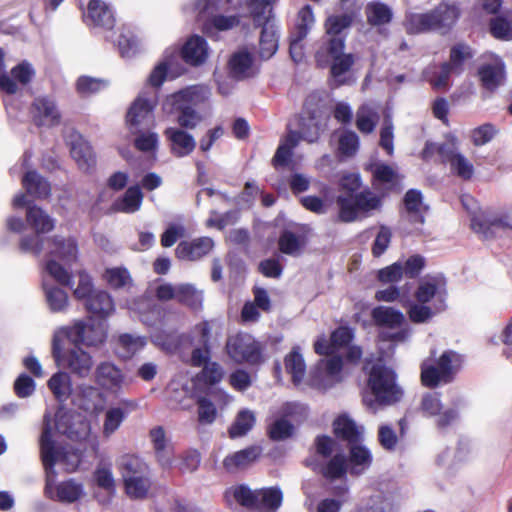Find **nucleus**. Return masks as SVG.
Wrapping results in <instances>:
<instances>
[{
    "label": "nucleus",
    "mask_w": 512,
    "mask_h": 512,
    "mask_svg": "<svg viewBox=\"0 0 512 512\" xmlns=\"http://www.w3.org/2000/svg\"><path fill=\"white\" fill-rule=\"evenodd\" d=\"M150 438L153 444L157 462L163 468H169L172 464L173 448L167 444L165 430L162 426L150 430Z\"/></svg>",
    "instance_id": "obj_25"
},
{
    "label": "nucleus",
    "mask_w": 512,
    "mask_h": 512,
    "mask_svg": "<svg viewBox=\"0 0 512 512\" xmlns=\"http://www.w3.org/2000/svg\"><path fill=\"white\" fill-rule=\"evenodd\" d=\"M335 203L338 208L337 219L342 223L367 218L382 208V198L369 187L362 189L360 174L352 172L340 176Z\"/></svg>",
    "instance_id": "obj_2"
},
{
    "label": "nucleus",
    "mask_w": 512,
    "mask_h": 512,
    "mask_svg": "<svg viewBox=\"0 0 512 512\" xmlns=\"http://www.w3.org/2000/svg\"><path fill=\"white\" fill-rule=\"evenodd\" d=\"M314 22L315 18L311 6L305 5L298 12L296 23L291 33L297 34L299 39H305Z\"/></svg>",
    "instance_id": "obj_49"
},
{
    "label": "nucleus",
    "mask_w": 512,
    "mask_h": 512,
    "mask_svg": "<svg viewBox=\"0 0 512 512\" xmlns=\"http://www.w3.org/2000/svg\"><path fill=\"white\" fill-rule=\"evenodd\" d=\"M65 337L74 345L98 346L105 342L107 331L105 320L90 316L89 321H77L62 330Z\"/></svg>",
    "instance_id": "obj_9"
},
{
    "label": "nucleus",
    "mask_w": 512,
    "mask_h": 512,
    "mask_svg": "<svg viewBox=\"0 0 512 512\" xmlns=\"http://www.w3.org/2000/svg\"><path fill=\"white\" fill-rule=\"evenodd\" d=\"M257 506L259 512H276L283 503V492L278 486L257 489Z\"/></svg>",
    "instance_id": "obj_30"
},
{
    "label": "nucleus",
    "mask_w": 512,
    "mask_h": 512,
    "mask_svg": "<svg viewBox=\"0 0 512 512\" xmlns=\"http://www.w3.org/2000/svg\"><path fill=\"white\" fill-rule=\"evenodd\" d=\"M40 452L43 466L46 470L52 469L58 460L65 461L69 457V453H60L56 447L52 437L50 422L46 421L40 436Z\"/></svg>",
    "instance_id": "obj_18"
},
{
    "label": "nucleus",
    "mask_w": 512,
    "mask_h": 512,
    "mask_svg": "<svg viewBox=\"0 0 512 512\" xmlns=\"http://www.w3.org/2000/svg\"><path fill=\"white\" fill-rule=\"evenodd\" d=\"M471 229L483 239L495 237L499 230H512V208L474 214L471 218Z\"/></svg>",
    "instance_id": "obj_11"
},
{
    "label": "nucleus",
    "mask_w": 512,
    "mask_h": 512,
    "mask_svg": "<svg viewBox=\"0 0 512 512\" xmlns=\"http://www.w3.org/2000/svg\"><path fill=\"white\" fill-rule=\"evenodd\" d=\"M446 281L444 277H433L430 281L420 283L415 291V299L418 303L426 304L433 298H436V311H443L445 309V290Z\"/></svg>",
    "instance_id": "obj_15"
},
{
    "label": "nucleus",
    "mask_w": 512,
    "mask_h": 512,
    "mask_svg": "<svg viewBox=\"0 0 512 512\" xmlns=\"http://www.w3.org/2000/svg\"><path fill=\"white\" fill-rule=\"evenodd\" d=\"M368 388L380 405H390L398 402L403 392L396 384L395 372L384 364H373L367 380Z\"/></svg>",
    "instance_id": "obj_6"
},
{
    "label": "nucleus",
    "mask_w": 512,
    "mask_h": 512,
    "mask_svg": "<svg viewBox=\"0 0 512 512\" xmlns=\"http://www.w3.org/2000/svg\"><path fill=\"white\" fill-rule=\"evenodd\" d=\"M359 137L352 130H345L339 137L338 150L342 155L353 156L359 149Z\"/></svg>",
    "instance_id": "obj_63"
},
{
    "label": "nucleus",
    "mask_w": 512,
    "mask_h": 512,
    "mask_svg": "<svg viewBox=\"0 0 512 512\" xmlns=\"http://www.w3.org/2000/svg\"><path fill=\"white\" fill-rule=\"evenodd\" d=\"M70 153L81 170L89 172L95 167L96 158L92 146L82 138L72 143Z\"/></svg>",
    "instance_id": "obj_34"
},
{
    "label": "nucleus",
    "mask_w": 512,
    "mask_h": 512,
    "mask_svg": "<svg viewBox=\"0 0 512 512\" xmlns=\"http://www.w3.org/2000/svg\"><path fill=\"white\" fill-rule=\"evenodd\" d=\"M125 418L126 413L122 408L114 407L108 409L103 423V435L105 437L111 436L120 427Z\"/></svg>",
    "instance_id": "obj_56"
},
{
    "label": "nucleus",
    "mask_w": 512,
    "mask_h": 512,
    "mask_svg": "<svg viewBox=\"0 0 512 512\" xmlns=\"http://www.w3.org/2000/svg\"><path fill=\"white\" fill-rule=\"evenodd\" d=\"M213 247L212 238L202 236L191 241H181L175 249V256L179 260L197 261L208 255Z\"/></svg>",
    "instance_id": "obj_17"
},
{
    "label": "nucleus",
    "mask_w": 512,
    "mask_h": 512,
    "mask_svg": "<svg viewBox=\"0 0 512 512\" xmlns=\"http://www.w3.org/2000/svg\"><path fill=\"white\" fill-rule=\"evenodd\" d=\"M210 90L206 85H192L168 97L172 110L177 112V123L181 128L194 129L202 120L195 107L208 100Z\"/></svg>",
    "instance_id": "obj_4"
},
{
    "label": "nucleus",
    "mask_w": 512,
    "mask_h": 512,
    "mask_svg": "<svg viewBox=\"0 0 512 512\" xmlns=\"http://www.w3.org/2000/svg\"><path fill=\"white\" fill-rule=\"evenodd\" d=\"M454 74L444 63H441L439 71H427L426 79L431 87L438 90H445L449 86L450 76Z\"/></svg>",
    "instance_id": "obj_59"
},
{
    "label": "nucleus",
    "mask_w": 512,
    "mask_h": 512,
    "mask_svg": "<svg viewBox=\"0 0 512 512\" xmlns=\"http://www.w3.org/2000/svg\"><path fill=\"white\" fill-rule=\"evenodd\" d=\"M371 318L376 326L389 329L398 328L405 322L404 314L401 311L382 305L372 309Z\"/></svg>",
    "instance_id": "obj_28"
},
{
    "label": "nucleus",
    "mask_w": 512,
    "mask_h": 512,
    "mask_svg": "<svg viewBox=\"0 0 512 512\" xmlns=\"http://www.w3.org/2000/svg\"><path fill=\"white\" fill-rule=\"evenodd\" d=\"M106 86L107 82L105 80L90 76H80L75 84L76 91L81 97H88L95 94Z\"/></svg>",
    "instance_id": "obj_53"
},
{
    "label": "nucleus",
    "mask_w": 512,
    "mask_h": 512,
    "mask_svg": "<svg viewBox=\"0 0 512 512\" xmlns=\"http://www.w3.org/2000/svg\"><path fill=\"white\" fill-rule=\"evenodd\" d=\"M392 235L390 227L386 225L379 226V230L371 246V253L374 258H379L386 252L390 246Z\"/></svg>",
    "instance_id": "obj_57"
},
{
    "label": "nucleus",
    "mask_w": 512,
    "mask_h": 512,
    "mask_svg": "<svg viewBox=\"0 0 512 512\" xmlns=\"http://www.w3.org/2000/svg\"><path fill=\"white\" fill-rule=\"evenodd\" d=\"M50 242L53 246L50 250L51 256L57 257L67 264L77 260L78 245L73 237L54 236L50 239Z\"/></svg>",
    "instance_id": "obj_29"
},
{
    "label": "nucleus",
    "mask_w": 512,
    "mask_h": 512,
    "mask_svg": "<svg viewBox=\"0 0 512 512\" xmlns=\"http://www.w3.org/2000/svg\"><path fill=\"white\" fill-rule=\"evenodd\" d=\"M52 357L58 366L64 367L78 378H87L93 369L92 356L84 351L80 345L63 349L62 341L58 336L52 340Z\"/></svg>",
    "instance_id": "obj_7"
},
{
    "label": "nucleus",
    "mask_w": 512,
    "mask_h": 512,
    "mask_svg": "<svg viewBox=\"0 0 512 512\" xmlns=\"http://www.w3.org/2000/svg\"><path fill=\"white\" fill-rule=\"evenodd\" d=\"M348 461L351 465L350 473L353 475H359L365 469L370 467L372 463V455L365 446L358 443L350 444Z\"/></svg>",
    "instance_id": "obj_38"
},
{
    "label": "nucleus",
    "mask_w": 512,
    "mask_h": 512,
    "mask_svg": "<svg viewBox=\"0 0 512 512\" xmlns=\"http://www.w3.org/2000/svg\"><path fill=\"white\" fill-rule=\"evenodd\" d=\"M179 55L191 67L202 66L209 57L208 43L204 37L192 35L181 46Z\"/></svg>",
    "instance_id": "obj_13"
},
{
    "label": "nucleus",
    "mask_w": 512,
    "mask_h": 512,
    "mask_svg": "<svg viewBox=\"0 0 512 512\" xmlns=\"http://www.w3.org/2000/svg\"><path fill=\"white\" fill-rule=\"evenodd\" d=\"M255 415L252 411L240 410L233 423L228 429V435L231 439L245 436L255 425Z\"/></svg>",
    "instance_id": "obj_42"
},
{
    "label": "nucleus",
    "mask_w": 512,
    "mask_h": 512,
    "mask_svg": "<svg viewBox=\"0 0 512 512\" xmlns=\"http://www.w3.org/2000/svg\"><path fill=\"white\" fill-rule=\"evenodd\" d=\"M125 491L131 498H145L150 487V482L145 474L129 477L124 482Z\"/></svg>",
    "instance_id": "obj_52"
},
{
    "label": "nucleus",
    "mask_w": 512,
    "mask_h": 512,
    "mask_svg": "<svg viewBox=\"0 0 512 512\" xmlns=\"http://www.w3.org/2000/svg\"><path fill=\"white\" fill-rule=\"evenodd\" d=\"M47 304L52 312H62L68 306V295L59 287L43 284Z\"/></svg>",
    "instance_id": "obj_47"
},
{
    "label": "nucleus",
    "mask_w": 512,
    "mask_h": 512,
    "mask_svg": "<svg viewBox=\"0 0 512 512\" xmlns=\"http://www.w3.org/2000/svg\"><path fill=\"white\" fill-rule=\"evenodd\" d=\"M481 85L491 92L495 91L505 79L504 64H483L477 72Z\"/></svg>",
    "instance_id": "obj_32"
},
{
    "label": "nucleus",
    "mask_w": 512,
    "mask_h": 512,
    "mask_svg": "<svg viewBox=\"0 0 512 512\" xmlns=\"http://www.w3.org/2000/svg\"><path fill=\"white\" fill-rule=\"evenodd\" d=\"M178 303L187 306L192 310H200L203 305V293L197 290L192 284H180L178 285Z\"/></svg>",
    "instance_id": "obj_43"
},
{
    "label": "nucleus",
    "mask_w": 512,
    "mask_h": 512,
    "mask_svg": "<svg viewBox=\"0 0 512 512\" xmlns=\"http://www.w3.org/2000/svg\"><path fill=\"white\" fill-rule=\"evenodd\" d=\"M46 271L53 279L62 286L72 288V275L54 259H50L46 263Z\"/></svg>",
    "instance_id": "obj_64"
},
{
    "label": "nucleus",
    "mask_w": 512,
    "mask_h": 512,
    "mask_svg": "<svg viewBox=\"0 0 512 512\" xmlns=\"http://www.w3.org/2000/svg\"><path fill=\"white\" fill-rule=\"evenodd\" d=\"M403 203L408 214L416 216V221L420 223L424 222V216L421 213L423 208V196L421 191L409 189L404 195Z\"/></svg>",
    "instance_id": "obj_50"
},
{
    "label": "nucleus",
    "mask_w": 512,
    "mask_h": 512,
    "mask_svg": "<svg viewBox=\"0 0 512 512\" xmlns=\"http://www.w3.org/2000/svg\"><path fill=\"white\" fill-rule=\"evenodd\" d=\"M157 105L156 98H147L146 93H140L130 105L126 122L131 130L138 129L145 122L153 118V110Z\"/></svg>",
    "instance_id": "obj_14"
},
{
    "label": "nucleus",
    "mask_w": 512,
    "mask_h": 512,
    "mask_svg": "<svg viewBox=\"0 0 512 512\" xmlns=\"http://www.w3.org/2000/svg\"><path fill=\"white\" fill-rule=\"evenodd\" d=\"M143 193L138 185L130 186L124 195L112 204V210L122 213H134L141 207Z\"/></svg>",
    "instance_id": "obj_35"
},
{
    "label": "nucleus",
    "mask_w": 512,
    "mask_h": 512,
    "mask_svg": "<svg viewBox=\"0 0 512 512\" xmlns=\"http://www.w3.org/2000/svg\"><path fill=\"white\" fill-rule=\"evenodd\" d=\"M461 365V355L453 350L444 351L434 362L424 360L420 365L422 386L434 389L453 382Z\"/></svg>",
    "instance_id": "obj_5"
},
{
    "label": "nucleus",
    "mask_w": 512,
    "mask_h": 512,
    "mask_svg": "<svg viewBox=\"0 0 512 512\" xmlns=\"http://www.w3.org/2000/svg\"><path fill=\"white\" fill-rule=\"evenodd\" d=\"M94 380L102 389L117 392L122 387L124 375L116 365L111 362H101L95 370Z\"/></svg>",
    "instance_id": "obj_19"
},
{
    "label": "nucleus",
    "mask_w": 512,
    "mask_h": 512,
    "mask_svg": "<svg viewBox=\"0 0 512 512\" xmlns=\"http://www.w3.org/2000/svg\"><path fill=\"white\" fill-rule=\"evenodd\" d=\"M26 221L36 234L48 233L55 227L54 219L36 205L27 207Z\"/></svg>",
    "instance_id": "obj_36"
},
{
    "label": "nucleus",
    "mask_w": 512,
    "mask_h": 512,
    "mask_svg": "<svg viewBox=\"0 0 512 512\" xmlns=\"http://www.w3.org/2000/svg\"><path fill=\"white\" fill-rule=\"evenodd\" d=\"M352 23L353 16L348 13L329 16L324 23L325 36L314 54L316 66L329 68L330 76L338 86L346 84L341 77L352 69L357 59L354 53H345L346 35L342 34Z\"/></svg>",
    "instance_id": "obj_1"
},
{
    "label": "nucleus",
    "mask_w": 512,
    "mask_h": 512,
    "mask_svg": "<svg viewBox=\"0 0 512 512\" xmlns=\"http://www.w3.org/2000/svg\"><path fill=\"white\" fill-rule=\"evenodd\" d=\"M452 407L442 411L443 403L441 401V394L439 392L424 393L419 409L426 417L438 416L436 425L440 429H444L452 425L459 417V410L464 404L462 397H456L452 402Z\"/></svg>",
    "instance_id": "obj_10"
},
{
    "label": "nucleus",
    "mask_w": 512,
    "mask_h": 512,
    "mask_svg": "<svg viewBox=\"0 0 512 512\" xmlns=\"http://www.w3.org/2000/svg\"><path fill=\"white\" fill-rule=\"evenodd\" d=\"M475 56L474 49L464 42H458L450 48L449 59L443 62L454 75H461L465 71V63L471 61Z\"/></svg>",
    "instance_id": "obj_27"
},
{
    "label": "nucleus",
    "mask_w": 512,
    "mask_h": 512,
    "mask_svg": "<svg viewBox=\"0 0 512 512\" xmlns=\"http://www.w3.org/2000/svg\"><path fill=\"white\" fill-rule=\"evenodd\" d=\"M260 446L252 445L227 455L223 460V467L227 472L234 473L243 470L254 463L261 455Z\"/></svg>",
    "instance_id": "obj_22"
},
{
    "label": "nucleus",
    "mask_w": 512,
    "mask_h": 512,
    "mask_svg": "<svg viewBox=\"0 0 512 512\" xmlns=\"http://www.w3.org/2000/svg\"><path fill=\"white\" fill-rule=\"evenodd\" d=\"M47 387L58 402H65L72 394V381L67 372L58 371L47 381Z\"/></svg>",
    "instance_id": "obj_37"
},
{
    "label": "nucleus",
    "mask_w": 512,
    "mask_h": 512,
    "mask_svg": "<svg viewBox=\"0 0 512 512\" xmlns=\"http://www.w3.org/2000/svg\"><path fill=\"white\" fill-rule=\"evenodd\" d=\"M491 35L500 40L512 39V23L504 16H496L490 20Z\"/></svg>",
    "instance_id": "obj_61"
},
{
    "label": "nucleus",
    "mask_w": 512,
    "mask_h": 512,
    "mask_svg": "<svg viewBox=\"0 0 512 512\" xmlns=\"http://www.w3.org/2000/svg\"><path fill=\"white\" fill-rule=\"evenodd\" d=\"M437 154L443 164H451L461 153L458 152V139L454 135H447L446 141L437 146Z\"/></svg>",
    "instance_id": "obj_58"
},
{
    "label": "nucleus",
    "mask_w": 512,
    "mask_h": 512,
    "mask_svg": "<svg viewBox=\"0 0 512 512\" xmlns=\"http://www.w3.org/2000/svg\"><path fill=\"white\" fill-rule=\"evenodd\" d=\"M21 182L26 194L33 198L47 199L51 194L50 183L36 170L27 171L22 177Z\"/></svg>",
    "instance_id": "obj_26"
},
{
    "label": "nucleus",
    "mask_w": 512,
    "mask_h": 512,
    "mask_svg": "<svg viewBox=\"0 0 512 512\" xmlns=\"http://www.w3.org/2000/svg\"><path fill=\"white\" fill-rule=\"evenodd\" d=\"M234 500L242 507L256 510L257 489L252 490L247 485L240 484L231 489Z\"/></svg>",
    "instance_id": "obj_51"
},
{
    "label": "nucleus",
    "mask_w": 512,
    "mask_h": 512,
    "mask_svg": "<svg viewBox=\"0 0 512 512\" xmlns=\"http://www.w3.org/2000/svg\"><path fill=\"white\" fill-rule=\"evenodd\" d=\"M164 135L170 141L171 153L176 157L188 156L196 147L193 136L181 128L169 127Z\"/></svg>",
    "instance_id": "obj_21"
},
{
    "label": "nucleus",
    "mask_w": 512,
    "mask_h": 512,
    "mask_svg": "<svg viewBox=\"0 0 512 512\" xmlns=\"http://www.w3.org/2000/svg\"><path fill=\"white\" fill-rule=\"evenodd\" d=\"M365 15L370 26L380 27L392 21L393 13L390 7L380 1H372L366 5Z\"/></svg>",
    "instance_id": "obj_39"
},
{
    "label": "nucleus",
    "mask_w": 512,
    "mask_h": 512,
    "mask_svg": "<svg viewBox=\"0 0 512 512\" xmlns=\"http://www.w3.org/2000/svg\"><path fill=\"white\" fill-rule=\"evenodd\" d=\"M85 309L90 316L106 320L114 312V302L111 295L104 290H96L84 302Z\"/></svg>",
    "instance_id": "obj_23"
},
{
    "label": "nucleus",
    "mask_w": 512,
    "mask_h": 512,
    "mask_svg": "<svg viewBox=\"0 0 512 512\" xmlns=\"http://www.w3.org/2000/svg\"><path fill=\"white\" fill-rule=\"evenodd\" d=\"M323 130L321 123L316 119L315 112H310L308 119L302 118L298 132L302 140L314 143L318 141Z\"/></svg>",
    "instance_id": "obj_48"
},
{
    "label": "nucleus",
    "mask_w": 512,
    "mask_h": 512,
    "mask_svg": "<svg viewBox=\"0 0 512 512\" xmlns=\"http://www.w3.org/2000/svg\"><path fill=\"white\" fill-rule=\"evenodd\" d=\"M31 113L37 126H57L61 121V114L55 101L48 96L35 98L31 105Z\"/></svg>",
    "instance_id": "obj_16"
},
{
    "label": "nucleus",
    "mask_w": 512,
    "mask_h": 512,
    "mask_svg": "<svg viewBox=\"0 0 512 512\" xmlns=\"http://www.w3.org/2000/svg\"><path fill=\"white\" fill-rule=\"evenodd\" d=\"M225 352L237 364L259 365L264 361L263 347L252 335L239 332L227 338Z\"/></svg>",
    "instance_id": "obj_8"
},
{
    "label": "nucleus",
    "mask_w": 512,
    "mask_h": 512,
    "mask_svg": "<svg viewBox=\"0 0 512 512\" xmlns=\"http://www.w3.org/2000/svg\"><path fill=\"white\" fill-rule=\"evenodd\" d=\"M279 36L274 24L263 23L259 39V56L262 60L270 59L278 50Z\"/></svg>",
    "instance_id": "obj_31"
},
{
    "label": "nucleus",
    "mask_w": 512,
    "mask_h": 512,
    "mask_svg": "<svg viewBox=\"0 0 512 512\" xmlns=\"http://www.w3.org/2000/svg\"><path fill=\"white\" fill-rule=\"evenodd\" d=\"M146 345L144 337L122 334L118 338V353L122 358L129 359Z\"/></svg>",
    "instance_id": "obj_46"
},
{
    "label": "nucleus",
    "mask_w": 512,
    "mask_h": 512,
    "mask_svg": "<svg viewBox=\"0 0 512 512\" xmlns=\"http://www.w3.org/2000/svg\"><path fill=\"white\" fill-rule=\"evenodd\" d=\"M328 459L325 462L313 457L310 460H306V466L327 480L332 481L344 477L347 473V459L345 455L337 453Z\"/></svg>",
    "instance_id": "obj_12"
},
{
    "label": "nucleus",
    "mask_w": 512,
    "mask_h": 512,
    "mask_svg": "<svg viewBox=\"0 0 512 512\" xmlns=\"http://www.w3.org/2000/svg\"><path fill=\"white\" fill-rule=\"evenodd\" d=\"M44 491L45 495L53 501L72 503L81 497L83 488L81 484L73 480L54 485L52 481L47 479Z\"/></svg>",
    "instance_id": "obj_20"
},
{
    "label": "nucleus",
    "mask_w": 512,
    "mask_h": 512,
    "mask_svg": "<svg viewBox=\"0 0 512 512\" xmlns=\"http://www.w3.org/2000/svg\"><path fill=\"white\" fill-rule=\"evenodd\" d=\"M285 369L288 374L292 377L294 384H299L305 376V362L302 355L296 349H293L288 355H286Z\"/></svg>",
    "instance_id": "obj_45"
},
{
    "label": "nucleus",
    "mask_w": 512,
    "mask_h": 512,
    "mask_svg": "<svg viewBox=\"0 0 512 512\" xmlns=\"http://www.w3.org/2000/svg\"><path fill=\"white\" fill-rule=\"evenodd\" d=\"M332 428L334 436L349 445L360 441L361 433L356 423L346 415L338 416L333 421Z\"/></svg>",
    "instance_id": "obj_33"
},
{
    "label": "nucleus",
    "mask_w": 512,
    "mask_h": 512,
    "mask_svg": "<svg viewBox=\"0 0 512 512\" xmlns=\"http://www.w3.org/2000/svg\"><path fill=\"white\" fill-rule=\"evenodd\" d=\"M252 65L253 57L248 51L236 52L229 60L230 71L237 78L248 77Z\"/></svg>",
    "instance_id": "obj_44"
},
{
    "label": "nucleus",
    "mask_w": 512,
    "mask_h": 512,
    "mask_svg": "<svg viewBox=\"0 0 512 512\" xmlns=\"http://www.w3.org/2000/svg\"><path fill=\"white\" fill-rule=\"evenodd\" d=\"M89 24L105 30H111L115 25V17L111 9L100 0H90L87 7Z\"/></svg>",
    "instance_id": "obj_24"
},
{
    "label": "nucleus",
    "mask_w": 512,
    "mask_h": 512,
    "mask_svg": "<svg viewBox=\"0 0 512 512\" xmlns=\"http://www.w3.org/2000/svg\"><path fill=\"white\" fill-rule=\"evenodd\" d=\"M224 376V371L221 365L217 362H210L202 367L198 373L197 378L205 385L213 386L218 384Z\"/></svg>",
    "instance_id": "obj_60"
},
{
    "label": "nucleus",
    "mask_w": 512,
    "mask_h": 512,
    "mask_svg": "<svg viewBox=\"0 0 512 512\" xmlns=\"http://www.w3.org/2000/svg\"><path fill=\"white\" fill-rule=\"evenodd\" d=\"M147 467L142 460L137 456L126 455L122 458L120 471L123 477V481L129 477H135L145 474Z\"/></svg>",
    "instance_id": "obj_54"
},
{
    "label": "nucleus",
    "mask_w": 512,
    "mask_h": 512,
    "mask_svg": "<svg viewBox=\"0 0 512 512\" xmlns=\"http://www.w3.org/2000/svg\"><path fill=\"white\" fill-rule=\"evenodd\" d=\"M294 433L293 424L285 418L276 419L267 427V435L272 441H281Z\"/></svg>",
    "instance_id": "obj_55"
},
{
    "label": "nucleus",
    "mask_w": 512,
    "mask_h": 512,
    "mask_svg": "<svg viewBox=\"0 0 512 512\" xmlns=\"http://www.w3.org/2000/svg\"><path fill=\"white\" fill-rule=\"evenodd\" d=\"M459 16L460 12L455 5L441 2L428 12L408 15L405 26L407 32L411 34L429 31H438L444 34L452 29Z\"/></svg>",
    "instance_id": "obj_3"
},
{
    "label": "nucleus",
    "mask_w": 512,
    "mask_h": 512,
    "mask_svg": "<svg viewBox=\"0 0 512 512\" xmlns=\"http://www.w3.org/2000/svg\"><path fill=\"white\" fill-rule=\"evenodd\" d=\"M380 116L374 107L369 104H362L356 112V127L365 135L371 134L378 125Z\"/></svg>",
    "instance_id": "obj_40"
},
{
    "label": "nucleus",
    "mask_w": 512,
    "mask_h": 512,
    "mask_svg": "<svg viewBox=\"0 0 512 512\" xmlns=\"http://www.w3.org/2000/svg\"><path fill=\"white\" fill-rule=\"evenodd\" d=\"M439 312L440 311H436V307L432 309L426 304L421 303H413L407 310L410 321L415 324L428 322L436 313Z\"/></svg>",
    "instance_id": "obj_62"
},
{
    "label": "nucleus",
    "mask_w": 512,
    "mask_h": 512,
    "mask_svg": "<svg viewBox=\"0 0 512 512\" xmlns=\"http://www.w3.org/2000/svg\"><path fill=\"white\" fill-rule=\"evenodd\" d=\"M306 242L305 236H297L292 231L284 230L278 238V249L283 254L297 256L306 246Z\"/></svg>",
    "instance_id": "obj_41"
}]
</instances>
